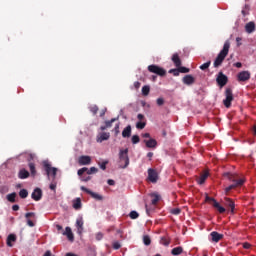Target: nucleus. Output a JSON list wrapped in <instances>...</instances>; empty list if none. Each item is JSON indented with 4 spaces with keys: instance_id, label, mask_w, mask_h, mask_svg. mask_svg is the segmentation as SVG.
<instances>
[{
    "instance_id": "nucleus-1",
    "label": "nucleus",
    "mask_w": 256,
    "mask_h": 256,
    "mask_svg": "<svg viewBox=\"0 0 256 256\" xmlns=\"http://www.w3.org/2000/svg\"><path fill=\"white\" fill-rule=\"evenodd\" d=\"M229 49H231V42L229 40L225 41L223 49L219 52L216 59L214 60V67H221L223 65V61H225V57L229 55Z\"/></svg>"
},
{
    "instance_id": "nucleus-2",
    "label": "nucleus",
    "mask_w": 256,
    "mask_h": 256,
    "mask_svg": "<svg viewBox=\"0 0 256 256\" xmlns=\"http://www.w3.org/2000/svg\"><path fill=\"white\" fill-rule=\"evenodd\" d=\"M229 181L232 182V185L225 188V193H229L232 189H237V187H243L245 184V178H239L237 174H231L229 176Z\"/></svg>"
},
{
    "instance_id": "nucleus-3",
    "label": "nucleus",
    "mask_w": 256,
    "mask_h": 256,
    "mask_svg": "<svg viewBox=\"0 0 256 256\" xmlns=\"http://www.w3.org/2000/svg\"><path fill=\"white\" fill-rule=\"evenodd\" d=\"M119 159H120V163L124 162L122 169H127V167H129V148L120 150Z\"/></svg>"
},
{
    "instance_id": "nucleus-4",
    "label": "nucleus",
    "mask_w": 256,
    "mask_h": 256,
    "mask_svg": "<svg viewBox=\"0 0 256 256\" xmlns=\"http://www.w3.org/2000/svg\"><path fill=\"white\" fill-rule=\"evenodd\" d=\"M43 167H44V170L46 172L48 179H51V175H52L53 179H55L57 177V168L52 167L51 164H49L48 162H44Z\"/></svg>"
},
{
    "instance_id": "nucleus-5",
    "label": "nucleus",
    "mask_w": 256,
    "mask_h": 256,
    "mask_svg": "<svg viewBox=\"0 0 256 256\" xmlns=\"http://www.w3.org/2000/svg\"><path fill=\"white\" fill-rule=\"evenodd\" d=\"M148 71L150 73H155V75H159V77H165L167 75V71L157 65L148 66Z\"/></svg>"
},
{
    "instance_id": "nucleus-6",
    "label": "nucleus",
    "mask_w": 256,
    "mask_h": 256,
    "mask_svg": "<svg viewBox=\"0 0 256 256\" xmlns=\"http://www.w3.org/2000/svg\"><path fill=\"white\" fill-rule=\"evenodd\" d=\"M225 99L223 100L224 106L229 109L231 107V103L233 102V90L231 88H227L225 91Z\"/></svg>"
},
{
    "instance_id": "nucleus-7",
    "label": "nucleus",
    "mask_w": 256,
    "mask_h": 256,
    "mask_svg": "<svg viewBox=\"0 0 256 256\" xmlns=\"http://www.w3.org/2000/svg\"><path fill=\"white\" fill-rule=\"evenodd\" d=\"M229 81L227 75L223 74V72H219L216 78V83H218L219 87H225Z\"/></svg>"
},
{
    "instance_id": "nucleus-8",
    "label": "nucleus",
    "mask_w": 256,
    "mask_h": 256,
    "mask_svg": "<svg viewBox=\"0 0 256 256\" xmlns=\"http://www.w3.org/2000/svg\"><path fill=\"white\" fill-rule=\"evenodd\" d=\"M148 181H150V183H157V181H159L157 170L153 168L148 169Z\"/></svg>"
},
{
    "instance_id": "nucleus-9",
    "label": "nucleus",
    "mask_w": 256,
    "mask_h": 256,
    "mask_svg": "<svg viewBox=\"0 0 256 256\" xmlns=\"http://www.w3.org/2000/svg\"><path fill=\"white\" fill-rule=\"evenodd\" d=\"M81 191H84L85 193H87L88 195H90L93 199H95L96 201H103V196L100 194H97L91 190H89L88 188H86L85 186H81Z\"/></svg>"
},
{
    "instance_id": "nucleus-10",
    "label": "nucleus",
    "mask_w": 256,
    "mask_h": 256,
    "mask_svg": "<svg viewBox=\"0 0 256 256\" xmlns=\"http://www.w3.org/2000/svg\"><path fill=\"white\" fill-rule=\"evenodd\" d=\"M110 137H111V133H109V132H100L96 136V141H97V143H103V141H109Z\"/></svg>"
},
{
    "instance_id": "nucleus-11",
    "label": "nucleus",
    "mask_w": 256,
    "mask_h": 256,
    "mask_svg": "<svg viewBox=\"0 0 256 256\" xmlns=\"http://www.w3.org/2000/svg\"><path fill=\"white\" fill-rule=\"evenodd\" d=\"M237 79L239 82L249 81V79H251V73L249 71L239 72L237 75Z\"/></svg>"
},
{
    "instance_id": "nucleus-12",
    "label": "nucleus",
    "mask_w": 256,
    "mask_h": 256,
    "mask_svg": "<svg viewBox=\"0 0 256 256\" xmlns=\"http://www.w3.org/2000/svg\"><path fill=\"white\" fill-rule=\"evenodd\" d=\"M31 198L34 201H41V199L43 198V191L41 190V188H35L31 194Z\"/></svg>"
},
{
    "instance_id": "nucleus-13",
    "label": "nucleus",
    "mask_w": 256,
    "mask_h": 256,
    "mask_svg": "<svg viewBox=\"0 0 256 256\" xmlns=\"http://www.w3.org/2000/svg\"><path fill=\"white\" fill-rule=\"evenodd\" d=\"M221 239H223V234H219L217 231L210 233V241H212V243H219Z\"/></svg>"
},
{
    "instance_id": "nucleus-14",
    "label": "nucleus",
    "mask_w": 256,
    "mask_h": 256,
    "mask_svg": "<svg viewBox=\"0 0 256 256\" xmlns=\"http://www.w3.org/2000/svg\"><path fill=\"white\" fill-rule=\"evenodd\" d=\"M62 235L66 236L68 241L73 243L75 241V235H73V231L71 230V227L67 226L65 228V231L62 233Z\"/></svg>"
},
{
    "instance_id": "nucleus-15",
    "label": "nucleus",
    "mask_w": 256,
    "mask_h": 256,
    "mask_svg": "<svg viewBox=\"0 0 256 256\" xmlns=\"http://www.w3.org/2000/svg\"><path fill=\"white\" fill-rule=\"evenodd\" d=\"M25 217L27 219L28 227H35V223H33V221L31 220V218L35 219V217H36L35 212H28V213L25 214Z\"/></svg>"
},
{
    "instance_id": "nucleus-16",
    "label": "nucleus",
    "mask_w": 256,
    "mask_h": 256,
    "mask_svg": "<svg viewBox=\"0 0 256 256\" xmlns=\"http://www.w3.org/2000/svg\"><path fill=\"white\" fill-rule=\"evenodd\" d=\"M83 225H84V222H83V217H80L76 220V228H77V233L78 235H83Z\"/></svg>"
},
{
    "instance_id": "nucleus-17",
    "label": "nucleus",
    "mask_w": 256,
    "mask_h": 256,
    "mask_svg": "<svg viewBox=\"0 0 256 256\" xmlns=\"http://www.w3.org/2000/svg\"><path fill=\"white\" fill-rule=\"evenodd\" d=\"M225 206L230 209L231 213H235V202L231 198H225Z\"/></svg>"
},
{
    "instance_id": "nucleus-18",
    "label": "nucleus",
    "mask_w": 256,
    "mask_h": 256,
    "mask_svg": "<svg viewBox=\"0 0 256 256\" xmlns=\"http://www.w3.org/2000/svg\"><path fill=\"white\" fill-rule=\"evenodd\" d=\"M115 121H117V118H112L111 120H107L105 121V125L100 127V131H105L107 129H111V127H113V123H115Z\"/></svg>"
},
{
    "instance_id": "nucleus-19",
    "label": "nucleus",
    "mask_w": 256,
    "mask_h": 256,
    "mask_svg": "<svg viewBox=\"0 0 256 256\" xmlns=\"http://www.w3.org/2000/svg\"><path fill=\"white\" fill-rule=\"evenodd\" d=\"M78 163L79 165H91V156H80Z\"/></svg>"
},
{
    "instance_id": "nucleus-20",
    "label": "nucleus",
    "mask_w": 256,
    "mask_h": 256,
    "mask_svg": "<svg viewBox=\"0 0 256 256\" xmlns=\"http://www.w3.org/2000/svg\"><path fill=\"white\" fill-rule=\"evenodd\" d=\"M182 82L184 85H193V83H195V77L191 76V74H188L183 77Z\"/></svg>"
},
{
    "instance_id": "nucleus-21",
    "label": "nucleus",
    "mask_w": 256,
    "mask_h": 256,
    "mask_svg": "<svg viewBox=\"0 0 256 256\" xmlns=\"http://www.w3.org/2000/svg\"><path fill=\"white\" fill-rule=\"evenodd\" d=\"M256 29V26H255V22L251 21V22H248L246 25H245V31L246 33H254Z\"/></svg>"
},
{
    "instance_id": "nucleus-22",
    "label": "nucleus",
    "mask_w": 256,
    "mask_h": 256,
    "mask_svg": "<svg viewBox=\"0 0 256 256\" xmlns=\"http://www.w3.org/2000/svg\"><path fill=\"white\" fill-rule=\"evenodd\" d=\"M209 177V172L208 171H204L201 175H200V177H199V179L197 180V183L199 184V185H203L204 183H205V181H207V178Z\"/></svg>"
},
{
    "instance_id": "nucleus-23",
    "label": "nucleus",
    "mask_w": 256,
    "mask_h": 256,
    "mask_svg": "<svg viewBox=\"0 0 256 256\" xmlns=\"http://www.w3.org/2000/svg\"><path fill=\"white\" fill-rule=\"evenodd\" d=\"M15 241H17V236L15 234H9L6 241L7 246L13 247V243H15Z\"/></svg>"
},
{
    "instance_id": "nucleus-24",
    "label": "nucleus",
    "mask_w": 256,
    "mask_h": 256,
    "mask_svg": "<svg viewBox=\"0 0 256 256\" xmlns=\"http://www.w3.org/2000/svg\"><path fill=\"white\" fill-rule=\"evenodd\" d=\"M144 142L146 143V147H148V149H153L157 147V140L153 138H151L150 140H145Z\"/></svg>"
},
{
    "instance_id": "nucleus-25",
    "label": "nucleus",
    "mask_w": 256,
    "mask_h": 256,
    "mask_svg": "<svg viewBox=\"0 0 256 256\" xmlns=\"http://www.w3.org/2000/svg\"><path fill=\"white\" fill-rule=\"evenodd\" d=\"M19 179H27L29 177V171H27L25 168L21 169L18 173Z\"/></svg>"
},
{
    "instance_id": "nucleus-26",
    "label": "nucleus",
    "mask_w": 256,
    "mask_h": 256,
    "mask_svg": "<svg viewBox=\"0 0 256 256\" xmlns=\"http://www.w3.org/2000/svg\"><path fill=\"white\" fill-rule=\"evenodd\" d=\"M172 61L175 65V67H179L181 65V58H179V54H177V53L173 54Z\"/></svg>"
},
{
    "instance_id": "nucleus-27",
    "label": "nucleus",
    "mask_w": 256,
    "mask_h": 256,
    "mask_svg": "<svg viewBox=\"0 0 256 256\" xmlns=\"http://www.w3.org/2000/svg\"><path fill=\"white\" fill-rule=\"evenodd\" d=\"M122 137L129 138L131 137V125H128L124 130L122 131Z\"/></svg>"
},
{
    "instance_id": "nucleus-28",
    "label": "nucleus",
    "mask_w": 256,
    "mask_h": 256,
    "mask_svg": "<svg viewBox=\"0 0 256 256\" xmlns=\"http://www.w3.org/2000/svg\"><path fill=\"white\" fill-rule=\"evenodd\" d=\"M16 198H17V193L15 192L8 194L6 196L7 201H9L10 203H15L17 201Z\"/></svg>"
},
{
    "instance_id": "nucleus-29",
    "label": "nucleus",
    "mask_w": 256,
    "mask_h": 256,
    "mask_svg": "<svg viewBox=\"0 0 256 256\" xmlns=\"http://www.w3.org/2000/svg\"><path fill=\"white\" fill-rule=\"evenodd\" d=\"M28 167H29V169H30L31 176H32V177H35V175H37V170H35V163L30 162V163L28 164Z\"/></svg>"
},
{
    "instance_id": "nucleus-30",
    "label": "nucleus",
    "mask_w": 256,
    "mask_h": 256,
    "mask_svg": "<svg viewBox=\"0 0 256 256\" xmlns=\"http://www.w3.org/2000/svg\"><path fill=\"white\" fill-rule=\"evenodd\" d=\"M19 197L21 199H27V197H29V191H27V189H21L19 191Z\"/></svg>"
},
{
    "instance_id": "nucleus-31",
    "label": "nucleus",
    "mask_w": 256,
    "mask_h": 256,
    "mask_svg": "<svg viewBox=\"0 0 256 256\" xmlns=\"http://www.w3.org/2000/svg\"><path fill=\"white\" fill-rule=\"evenodd\" d=\"M172 255H181L183 253V247L178 246L172 249L171 251Z\"/></svg>"
},
{
    "instance_id": "nucleus-32",
    "label": "nucleus",
    "mask_w": 256,
    "mask_h": 256,
    "mask_svg": "<svg viewBox=\"0 0 256 256\" xmlns=\"http://www.w3.org/2000/svg\"><path fill=\"white\" fill-rule=\"evenodd\" d=\"M151 197H152V200H151L152 205H157V203H159L161 199V196H159L158 194H152Z\"/></svg>"
},
{
    "instance_id": "nucleus-33",
    "label": "nucleus",
    "mask_w": 256,
    "mask_h": 256,
    "mask_svg": "<svg viewBox=\"0 0 256 256\" xmlns=\"http://www.w3.org/2000/svg\"><path fill=\"white\" fill-rule=\"evenodd\" d=\"M150 92H151V87L149 85H145L142 87V95L144 97H147V95H149Z\"/></svg>"
},
{
    "instance_id": "nucleus-34",
    "label": "nucleus",
    "mask_w": 256,
    "mask_h": 256,
    "mask_svg": "<svg viewBox=\"0 0 256 256\" xmlns=\"http://www.w3.org/2000/svg\"><path fill=\"white\" fill-rule=\"evenodd\" d=\"M213 207L219 211V213H225V207L219 205V202H214Z\"/></svg>"
},
{
    "instance_id": "nucleus-35",
    "label": "nucleus",
    "mask_w": 256,
    "mask_h": 256,
    "mask_svg": "<svg viewBox=\"0 0 256 256\" xmlns=\"http://www.w3.org/2000/svg\"><path fill=\"white\" fill-rule=\"evenodd\" d=\"M73 207H74L76 210L81 209V198H76V199L73 201Z\"/></svg>"
},
{
    "instance_id": "nucleus-36",
    "label": "nucleus",
    "mask_w": 256,
    "mask_h": 256,
    "mask_svg": "<svg viewBox=\"0 0 256 256\" xmlns=\"http://www.w3.org/2000/svg\"><path fill=\"white\" fill-rule=\"evenodd\" d=\"M89 111H91V113L93 115H97V112L99 111V107L97 105H95V104L90 105Z\"/></svg>"
},
{
    "instance_id": "nucleus-37",
    "label": "nucleus",
    "mask_w": 256,
    "mask_h": 256,
    "mask_svg": "<svg viewBox=\"0 0 256 256\" xmlns=\"http://www.w3.org/2000/svg\"><path fill=\"white\" fill-rule=\"evenodd\" d=\"M211 67V61H208L200 66L201 71H207Z\"/></svg>"
},
{
    "instance_id": "nucleus-38",
    "label": "nucleus",
    "mask_w": 256,
    "mask_h": 256,
    "mask_svg": "<svg viewBox=\"0 0 256 256\" xmlns=\"http://www.w3.org/2000/svg\"><path fill=\"white\" fill-rule=\"evenodd\" d=\"M143 243H144V245H146V246L151 245V237H149V235H145V236L143 237Z\"/></svg>"
},
{
    "instance_id": "nucleus-39",
    "label": "nucleus",
    "mask_w": 256,
    "mask_h": 256,
    "mask_svg": "<svg viewBox=\"0 0 256 256\" xmlns=\"http://www.w3.org/2000/svg\"><path fill=\"white\" fill-rule=\"evenodd\" d=\"M97 171H99V169H97L96 167H91L90 169L87 168V175H94L95 173H97Z\"/></svg>"
},
{
    "instance_id": "nucleus-40",
    "label": "nucleus",
    "mask_w": 256,
    "mask_h": 256,
    "mask_svg": "<svg viewBox=\"0 0 256 256\" xmlns=\"http://www.w3.org/2000/svg\"><path fill=\"white\" fill-rule=\"evenodd\" d=\"M130 219H138L139 213L137 211H131L129 214Z\"/></svg>"
},
{
    "instance_id": "nucleus-41",
    "label": "nucleus",
    "mask_w": 256,
    "mask_h": 256,
    "mask_svg": "<svg viewBox=\"0 0 256 256\" xmlns=\"http://www.w3.org/2000/svg\"><path fill=\"white\" fill-rule=\"evenodd\" d=\"M139 141H141V139L139 138V135H133L132 136L133 145H137V143H139Z\"/></svg>"
},
{
    "instance_id": "nucleus-42",
    "label": "nucleus",
    "mask_w": 256,
    "mask_h": 256,
    "mask_svg": "<svg viewBox=\"0 0 256 256\" xmlns=\"http://www.w3.org/2000/svg\"><path fill=\"white\" fill-rule=\"evenodd\" d=\"M178 71L180 73H189L190 70L187 67L180 66V67H178Z\"/></svg>"
},
{
    "instance_id": "nucleus-43",
    "label": "nucleus",
    "mask_w": 256,
    "mask_h": 256,
    "mask_svg": "<svg viewBox=\"0 0 256 256\" xmlns=\"http://www.w3.org/2000/svg\"><path fill=\"white\" fill-rule=\"evenodd\" d=\"M205 200H206L207 203H211L212 202L214 204L215 202H217V200H215V198L209 197V195H206V199Z\"/></svg>"
},
{
    "instance_id": "nucleus-44",
    "label": "nucleus",
    "mask_w": 256,
    "mask_h": 256,
    "mask_svg": "<svg viewBox=\"0 0 256 256\" xmlns=\"http://www.w3.org/2000/svg\"><path fill=\"white\" fill-rule=\"evenodd\" d=\"M145 125H146L145 122H137L136 127L138 129H145Z\"/></svg>"
},
{
    "instance_id": "nucleus-45",
    "label": "nucleus",
    "mask_w": 256,
    "mask_h": 256,
    "mask_svg": "<svg viewBox=\"0 0 256 256\" xmlns=\"http://www.w3.org/2000/svg\"><path fill=\"white\" fill-rule=\"evenodd\" d=\"M83 173H87V167H83L78 170L79 177H81L83 175Z\"/></svg>"
},
{
    "instance_id": "nucleus-46",
    "label": "nucleus",
    "mask_w": 256,
    "mask_h": 256,
    "mask_svg": "<svg viewBox=\"0 0 256 256\" xmlns=\"http://www.w3.org/2000/svg\"><path fill=\"white\" fill-rule=\"evenodd\" d=\"M156 103L159 107H161V105H165V100L163 98H158Z\"/></svg>"
},
{
    "instance_id": "nucleus-47",
    "label": "nucleus",
    "mask_w": 256,
    "mask_h": 256,
    "mask_svg": "<svg viewBox=\"0 0 256 256\" xmlns=\"http://www.w3.org/2000/svg\"><path fill=\"white\" fill-rule=\"evenodd\" d=\"M109 163V161H104L100 164V169H102V171H105V169H107V164Z\"/></svg>"
},
{
    "instance_id": "nucleus-48",
    "label": "nucleus",
    "mask_w": 256,
    "mask_h": 256,
    "mask_svg": "<svg viewBox=\"0 0 256 256\" xmlns=\"http://www.w3.org/2000/svg\"><path fill=\"white\" fill-rule=\"evenodd\" d=\"M172 215H179L181 213V209L174 208L171 210Z\"/></svg>"
},
{
    "instance_id": "nucleus-49",
    "label": "nucleus",
    "mask_w": 256,
    "mask_h": 256,
    "mask_svg": "<svg viewBox=\"0 0 256 256\" xmlns=\"http://www.w3.org/2000/svg\"><path fill=\"white\" fill-rule=\"evenodd\" d=\"M160 243L162 244V245H165V247H167V246H169V240H167V238H162L161 239V241H160Z\"/></svg>"
},
{
    "instance_id": "nucleus-50",
    "label": "nucleus",
    "mask_w": 256,
    "mask_h": 256,
    "mask_svg": "<svg viewBox=\"0 0 256 256\" xmlns=\"http://www.w3.org/2000/svg\"><path fill=\"white\" fill-rule=\"evenodd\" d=\"M169 73H173V75L175 76V77H177L178 75H179V68L178 69H171V70H169Z\"/></svg>"
},
{
    "instance_id": "nucleus-51",
    "label": "nucleus",
    "mask_w": 256,
    "mask_h": 256,
    "mask_svg": "<svg viewBox=\"0 0 256 256\" xmlns=\"http://www.w3.org/2000/svg\"><path fill=\"white\" fill-rule=\"evenodd\" d=\"M49 188L51 189V191H55L57 189V182H52Z\"/></svg>"
},
{
    "instance_id": "nucleus-52",
    "label": "nucleus",
    "mask_w": 256,
    "mask_h": 256,
    "mask_svg": "<svg viewBox=\"0 0 256 256\" xmlns=\"http://www.w3.org/2000/svg\"><path fill=\"white\" fill-rule=\"evenodd\" d=\"M113 249H116V250H117V249H121V244H120L119 242H117V241L114 242V243H113Z\"/></svg>"
},
{
    "instance_id": "nucleus-53",
    "label": "nucleus",
    "mask_w": 256,
    "mask_h": 256,
    "mask_svg": "<svg viewBox=\"0 0 256 256\" xmlns=\"http://www.w3.org/2000/svg\"><path fill=\"white\" fill-rule=\"evenodd\" d=\"M234 67H237V69H241L243 67V64L241 62H236L234 64Z\"/></svg>"
},
{
    "instance_id": "nucleus-54",
    "label": "nucleus",
    "mask_w": 256,
    "mask_h": 256,
    "mask_svg": "<svg viewBox=\"0 0 256 256\" xmlns=\"http://www.w3.org/2000/svg\"><path fill=\"white\" fill-rule=\"evenodd\" d=\"M114 132H115V135H118V133H119V123L115 125Z\"/></svg>"
},
{
    "instance_id": "nucleus-55",
    "label": "nucleus",
    "mask_w": 256,
    "mask_h": 256,
    "mask_svg": "<svg viewBox=\"0 0 256 256\" xmlns=\"http://www.w3.org/2000/svg\"><path fill=\"white\" fill-rule=\"evenodd\" d=\"M134 87L135 89H139L141 87V82L139 81L134 82Z\"/></svg>"
},
{
    "instance_id": "nucleus-56",
    "label": "nucleus",
    "mask_w": 256,
    "mask_h": 256,
    "mask_svg": "<svg viewBox=\"0 0 256 256\" xmlns=\"http://www.w3.org/2000/svg\"><path fill=\"white\" fill-rule=\"evenodd\" d=\"M96 239L97 241H101V239H103V234L102 233L96 234Z\"/></svg>"
},
{
    "instance_id": "nucleus-57",
    "label": "nucleus",
    "mask_w": 256,
    "mask_h": 256,
    "mask_svg": "<svg viewBox=\"0 0 256 256\" xmlns=\"http://www.w3.org/2000/svg\"><path fill=\"white\" fill-rule=\"evenodd\" d=\"M243 248H244V249H251V244L245 242V243L243 244Z\"/></svg>"
},
{
    "instance_id": "nucleus-58",
    "label": "nucleus",
    "mask_w": 256,
    "mask_h": 256,
    "mask_svg": "<svg viewBox=\"0 0 256 256\" xmlns=\"http://www.w3.org/2000/svg\"><path fill=\"white\" fill-rule=\"evenodd\" d=\"M107 183H108V185L113 186V185H115V180L108 179Z\"/></svg>"
},
{
    "instance_id": "nucleus-59",
    "label": "nucleus",
    "mask_w": 256,
    "mask_h": 256,
    "mask_svg": "<svg viewBox=\"0 0 256 256\" xmlns=\"http://www.w3.org/2000/svg\"><path fill=\"white\" fill-rule=\"evenodd\" d=\"M237 47H241V37L236 38Z\"/></svg>"
},
{
    "instance_id": "nucleus-60",
    "label": "nucleus",
    "mask_w": 256,
    "mask_h": 256,
    "mask_svg": "<svg viewBox=\"0 0 256 256\" xmlns=\"http://www.w3.org/2000/svg\"><path fill=\"white\" fill-rule=\"evenodd\" d=\"M137 119H139V121H143V119H145V116L143 114H138Z\"/></svg>"
},
{
    "instance_id": "nucleus-61",
    "label": "nucleus",
    "mask_w": 256,
    "mask_h": 256,
    "mask_svg": "<svg viewBox=\"0 0 256 256\" xmlns=\"http://www.w3.org/2000/svg\"><path fill=\"white\" fill-rule=\"evenodd\" d=\"M12 211H19V205H17V204L13 205Z\"/></svg>"
},
{
    "instance_id": "nucleus-62",
    "label": "nucleus",
    "mask_w": 256,
    "mask_h": 256,
    "mask_svg": "<svg viewBox=\"0 0 256 256\" xmlns=\"http://www.w3.org/2000/svg\"><path fill=\"white\" fill-rule=\"evenodd\" d=\"M147 157H148L149 161H151V159H153V152H148Z\"/></svg>"
},
{
    "instance_id": "nucleus-63",
    "label": "nucleus",
    "mask_w": 256,
    "mask_h": 256,
    "mask_svg": "<svg viewBox=\"0 0 256 256\" xmlns=\"http://www.w3.org/2000/svg\"><path fill=\"white\" fill-rule=\"evenodd\" d=\"M252 133H253L254 137H256V125L253 126Z\"/></svg>"
},
{
    "instance_id": "nucleus-64",
    "label": "nucleus",
    "mask_w": 256,
    "mask_h": 256,
    "mask_svg": "<svg viewBox=\"0 0 256 256\" xmlns=\"http://www.w3.org/2000/svg\"><path fill=\"white\" fill-rule=\"evenodd\" d=\"M44 256H51V251H46Z\"/></svg>"
}]
</instances>
